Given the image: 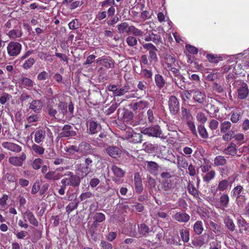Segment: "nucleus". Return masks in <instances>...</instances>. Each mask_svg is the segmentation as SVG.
<instances>
[{"mask_svg":"<svg viewBox=\"0 0 249 249\" xmlns=\"http://www.w3.org/2000/svg\"><path fill=\"white\" fill-rule=\"evenodd\" d=\"M118 33L120 34L131 33L133 36H142L143 34L140 29L136 28L133 25L129 26L127 22H122L117 25Z\"/></svg>","mask_w":249,"mask_h":249,"instance_id":"f257e3e1","label":"nucleus"},{"mask_svg":"<svg viewBox=\"0 0 249 249\" xmlns=\"http://www.w3.org/2000/svg\"><path fill=\"white\" fill-rule=\"evenodd\" d=\"M141 132L143 134L149 137H159L162 139H166V137L164 136L160 127L159 125L142 128Z\"/></svg>","mask_w":249,"mask_h":249,"instance_id":"f03ea898","label":"nucleus"},{"mask_svg":"<svg viewBox=\"0 0 249 249\" xmlns=\"http://www.w3.org/2000/svg\"><path fill=\"white\" fill-rule=\"evenodd\" d=\"M237 86L236 94L238 99L243 100L249 95V89L248 85L244 82H239Z\"/></svg>","mask_w":249,"mask_h":249,"instance_id":"7ed1b4c3","label":"nucleus"},{"mask_svg":"<svg viewBox=\"0 0 249 249\" xmlns=\"http://www.w3.org/2000/svg\"><path fill=\"white\" fill-rule=\"evenodd\" d=\"M21 48L22 46L19 42L11 41L7 45V53L11 56H16L19 54Z\"/></svg>","mask_w":249,"mask_h":249,"instance_id":"20e7f679","label":"nucleus"},{"mask_svg":"<svg viewBox=\"0 0 249 249\" xmlns=\"http://www.w3.org/2000/svg\"><path fill=\"white\" fill-rule=\"evenodd\" d=\"M168 107L170 113L173 115H176L179 111V103L175 96L172 95L169 97Z\"/></svg>","mask_w":249,"mask_h":249,"instance_id":"39448f33","label":"nucleus"},{"mask_svg":"<svg viewBox=\"0 0 249 249\" xmlns=\"http://www.w3.org/2000/svg\"><path fill=\"white\" fill-rule=\"evenodd\" d=\"M26 159V155L25 153H22L19 156H12L9 158L8 162L12 165L20 167Z\"/></svg>","mask_w":249,"mask_h":249,"instance_id":"423d86ee","label":"nucleus"},{"mask_svg":"<svg viewBox=\"0 0 249 249\" xmlns=\"http://www.w3.org/2000/svg\"><path fill=\"white\" fill-rule=\"evenodd\" d=\"M76 132L73 130L72 126L70 124H65L62 129V132L59 134L60 138L69 137L75 136Z\"/></svg>","mask_w":249,"mask_h":249,"instance_id":"0eeeda50","label":"nucleus"},{"mask_svg":"<svg viewBox=\"0 0 249 249\" xmlns=\"http://www.w3.org/2000/svg\"><path fill=\"white\" fill-rule=\"evenodd\" d=\"M1 145L3 148L14 153H19L22 150L20 145L12 142H4Z\"/></svg>","mask_w":249,"mask_h":249,"instance_id":"6e6552de","label":"nucleus"},{"mask_svg":"<svg viewBox=\"0 0 249 249\" xmlns=\"http://www.w3.org/2000/svg\"><path fill=\"white\" fill-rule=\"evenodd\" d=\"M78 148L79 149V153L83 155L91 154L93 150L92 147L91 145L89 143L85 141L81 142L78 144Z\"/></svg>","mask_w":249,"mask_h":249,"instance_id":"1a4fd4ad","label":"nucleus"},{"mask_svg":"<svg viewBox=\"0 0 249 249\" xmlns=\"http://www.w3.org/2000/svg\"><path fill=\"white\" fill-rule=\"evenodd\" d=\"M46 138V131L45 128H41L37 129L35 132L34 141L36 143H40L43 142Z\"/></svg>","mask_w":249,"mask_h":249,"instance_id":"9d476101","label":"nucleus"},{"mask_svg":"<svg viewBox=\"0 0 249 249\" xmlns=\"http://www.w3.org/2000/svg\"><path fill=\"white\" fill-rule=\"evenodd\" d=\"M67 178L70 186L77 187L79 185L81 179L77 175H74L72 172H70L68 174Z\"/></svg>","mask_w":249,"mask_h":249,"instance_id":"9b49d317","label":"nucleus"},{"mask_svg":"<svg viewBox=\"0 0 249 249\" xmlns=\"http://www.w3.org/2000/svg\"><path fill=\"white\" fill-rule=\"evenodd\" d=\"M173 218L180 223H187L190 220V216L187 213L183 212H179L176 213Z\"/></svg>","mask_w":249,"mask_h":249,"instance_id":"f8f14e48","label":"nucleus"},{"mask_svg":"<svg viewBox=\"0 0 249 249\" xmlns=\"http://www.w3.org/2000/svg\"><path fill=\"white\" fill-rule=\"evenodd\" d=\"M193 98L199 104H203L206 100V95L204 93L199 90L193 89Z\"/></svg>","mask_w":249,"mask_h":249,"instance_id":"ddd939ff","label":"nucleus"},{"mask_svg":"<svg viewBox=\"0 0 249 249\" xmlns=\"http://www.w3.org/2000/svg\"><path fill=\"white\" fill-rule=\"evenodd\" d=\"M148 105L149 103L147 101L141 100L139 101V102L132 103L130 106V108L133 111H140L141 110L145 108L148 107Z\"/></svg>","mask_w":249,"mask_h":249,"instance_id":"4468645a","label":"nucleus"},{"mask_svg":"<svg viewBox=\"0 0 249 249\" xmlns=\"http://www.w3.org/2000/svg\"><path fill=\"white\" fill-rule=\"evenodd\" d=\"M142 133H137L133 132L132 133H128L126 134V138L129 139V141L134 143H141L142 141Z\"/></svg>","mask_w":249,"mask_h":249,"instance_id":"2eb2a0df","label":"nucleus"},{"mask_svg":"<svg viewBox=\"0 0 249 249\" xmlns=\"http://www.w3.org/2000/svg\"><path fill=\"white\" fill-rule=\"evenodd\" d=\"M92 162L93 161L90 157H88L85 158L83 166L82 168V172L85 174V175H87L92 172L91 166Z\"/></svg>","mask_w":249,"mask_h":249,"instance_id":"dca6fc26","label":"nucleus"},{"mask_svg":"<svg viewBox=\"0 0 249 249\" xmlns=\"http://www.w3.org/2000/svg\"><path fill=\"white\" fill-rule=\"evenodd\" d=\"M231 120L233 123H237L243 115V111L240 108H234L231 113Z\"/></svg>","mask_w":249,"mask_h":249,"instance_id":"f3484780","label":"nucleus"},{"mask_svg":"<svg viewBox=\"0 0 249 249\" xmlns=\"http://www.w3.org/2000/svg\"><path fill=\"white\" fill-rule=\"evenodd\" d=\"M106 151L109 156L113 158H117L122 153L121 150L118 147L114 146L107 147Z\"/></svg>","mask_w":249,"mask_h":249,"instance_id":"a211bd4d","label":"nucleus"},{"mask_svg":"<svg viewBox=\"0 0 249 249\" xmlns=\"http://www.w3.org/2000/svg\"><path fill=\"white\" fill-rule=\"evenodd\" d=\"M23 215L24 217H26L27 218L30 224L35 227L38 226V222L32 212L29 210L26 211L23 213Z\"/></svg>","mask_w":249,"mask_h":249,"instance_id":"6ab92c4d","label":"nucleus"},{"mask_svg":"<svg viewBox=\"0 0 249 249\" xmlns=\"http://www.w3.org/2000/svg\"><path fill=\"white\" fill-rule=\"evenodd\" d=\"M101 129V126L99 124L93 121H90L89 122V133L91 134H94Z\"/></svg>","mask_w":249,"mask_h":249,"instance_id":"aec40b11","label":"nucleus"},{"mask_svg":"<svg viewBox=\"0 0 249 249\" xmlns=\"http://www.w3.org/2000/svg\"><path fill=\"white\" fill-rule=\"evenodd\" d=\"M19 82L22 86L27 89L33 87L34 85V82L31 79L23 76H21L19 78Z\"/></svg>","mask_w":249,"mask_h":249,"instance_id":"412c9836","label":"nucleus"},{"mask_svg":"<svg viewBox=\"0 0 249 249\" xmlns=\"http://www.w3.org/2000/svg\"><path fill=\"white\" fill-rule=\"evenodd\" d=\"M134 181L136 191L137 193L140 194L143 190V186L142 180L139 177V174L138 173L135 175Z\"/></svg>","mask_w":249,"mask_h":249,"instance_id":"4be33fe9","label":"nucleus"},{"mask_svg":"<svg viewBox=\"0 0 249 249\" xmlns=\"http://www.w3.org/2000/svg\"><path fill=\"white\" fill-rule=\"evenodd\" d=\"M154 80L156 85L158 88L161 89L164 87L165 80L161 75L160 74H155Z\"/></svg>","mask_w":249,"mask_h":249,"instance_id":"5701e85b","label":"nucleus"},{"mask_svg":"<svg viewBox=\"0 0 249 249\" xmlns=\"http://www.w3.org/2000/svg\"><path fill=\"white\" fill-rule=\"evenodd\" d=\"M111 170L113 173L114 175L118 178H121L124 175L125 171L115 165L111 166Z\"/></svg>","mask_w":249,"mask_h":249,"instance_id":"b1692460","label":"nucleus"},{"mask_svg":"<svg viewBox=\"0 0 249 249\" xmlns=\"http://www.w3.org/2000/svg\"><path fill=\"white\" fill-rule=\"evenodd\" d=\"M42 106V103L40 100H34L30 104L29 108L37 112L41 109Z\"/></svg>","mask_w":249,"mask_h":249,"instance_id":"393cba45","label":"nucleus"},{"mask_svg":"<svg viewBox=\"0 0 249 249\" xmlns=\"http://www.w3.org/2000/svg\"><path fill=\"white\" fill-rule=\"evenodd\" d=\"M7 35L10 38L15 39L20 37L22 35V32L20 29H13L10 30Z\"/></svg>","mask_w":249,"mask_h":249,"instance_id":"a878e982","label":"nucleus"},{"mask_svg":"<svg viewBox=\"0 0 249 249\" xmlns=\"http://www.w3.org/2000/svg\"><path fill=\"white\" fill-rule=\"evenodd\" d=\"M230 185V183L229 180L227 179H223L219 181L217 187L216 188V190L219 191L220 192H223L225 190H227Z\"/></svg>","mask_w":249,"mask_h":249,"instance_id":"bb28decb","label":"nucleus"},{"mask_svg":"<svg viewBox=\"0 0 249 249\" xmlns=\"http://www.w3.org/2000/svg\"><path fill=\"white\" fill-rule=\"evenodd\" d=\"M101 62V64L107 68H112L114 66V61L110 58L99 59L97 63Z\"/></svg>","mask_w":249,"mask_h":249,"instance_id":"cd10ccee","label":"nucleus"},{"mask_svg":"<svg viewBox=\"0 0 249 249\" xmlns=\"http://www.w3.org/2000/svg\"><path fill=\"white\" fill-rule=\"evenodd\" d=\"M146 162L147 163V169L149 172L154 174L158 171L159 166L156 162L152 161H147Z\"/></svg>","mask_w":249,"mask_h":249,"instance_id":"c85d7f7f","label":"nucleus"},{"mask_svg":"<svg viewBox=\"0 0 249 249\" xmlns=\"http://www.w3.org/2000/svg\"><path fill=\"white\" fill-rule=\"evenodd\" d=\"M45 179L47 180H56L60 178V175L54 171H49L44 176Z\"/></svg>","mask_w":249,"mask_h":249,"instance_id":"c756f323","label":"nucleus"},{"mask_svg":"<svg viewBox=\"0 0 249 249\" xmlns=\"http://www.w3.org/2000/svg\"><path fill=\"white\" fill-rule=\"evenodd\" d=\"M57 108L59 113L57 115V116L59 117L62 116L63 117L67 113V104L64 102H61L57 105Z\"/></svg>","mask_w":249,"mask_h":249,"instance_id":"7c9ffc66","label":"nucleus"},{"mask_svg":"<svg viewBox=\"0 0 249 249\" xmlns=\"http://www.w3.org/2000/svg\"><path fill=\"white\" fill-rule=\"evenodd\" d=\"M193 229L194 232L196 234H201L204 230L202 222L201 221H197L196 222L194 225Z\"/></svg>","mask_w":249,"mask_h":249,"instance_id":"2f4dec72","label":"nucleus"},{"mask_svg":"<svg viewBox=\"0 0 249 249\" xmlns=\"http://www.w3.org/2000/svg\"><path fill=\"white\" fill-rule=\"evenodd\" d=\"M205 244L204 238L202 236H198L192 240V244L195 247L200 248Z\"/></svg>","mask_w":249,"mask_h":249,"instance_id":"473e14b6","label":"nucleus"},{"mask_svg":"<svg viewBox=\"0 0 249 249\" xmlns=\"http://www.w3.org/2000/svg\"><path fill=\"white\" fill-rule=\"evenodd\" d=\"M180 235L184 243H187L190 240V233L187 229H181L179 231Z\"/></svg>","mask_w":249,"mask_h":249,"instance_id":"72a5a7b5","label":"nucleus"},{"mask_svg":"<svg viewBox=\"0 0 249 249\" xmlns=\"http://www.w3.org/2000/svg\"><path fill=\"white\" fill-rule=\"evenodd\" d=\"M138 229L139 230V235L140 237L141 235L145 236L147 233L149 231V229L145 224H141L138 225Z\"/></svg>","mask_w":249,"mask_h":249,"instance_id":"f704fd0d","label":"nucleus"},{"mask_svg":"<svg viewBox=\"0 0 249 249\" xmlns=\"http://www.w3.org/2000/svg\"><path fill=\"white\" fill-rule=\"evenodd\" d=\"M78 145H71L65 148V151L68 153L69 155H73L75 153H79Z\"/></svg>","mask_w":249,"mask_h":249,"instance_id":"c9c22d12","label":"nucleus"},{"mask_svg":"<svg viewBox=\"0 0 249 249\" xmlns=\"http://www.w3.org/2000/svg\"><path fill=\"white\" fill-rule=\"evenodd\" d=\"M177 164L178 168H182L184 169H186L188 166L186 160L182 156L177 157Z\"/></svg>","mask_w":249,"mask_h":249,"instance_id":"e433bc0d","label":"nucleus"},{"mask_svg":"<svg viewBox=\"0 0 249 249\" xmlns=\"http://www.w3.org/2000/svg\"><path fill=\"white\" fill-rule=\"evenodd\" d=\"M227 160L224 156H217L214 159V165L215 166H222L226 163Z\"/></svg>","mask_w":249,"mask_h":249,"instance_id":"4c0bfd02","label":"nucleus"},{"mask_svg":"<svg viewBox=\"0 0 249 249\" xmlns=\"http://www.w3.org/2000/svg\"><path fill=\"white\" fill-rule=\"evenodd\" d=\"M193 89L185 90L182 91L181 94V97L183 101L188 102L190 100L191 97L193 96Z\"/></svg>","mask_w":249,"mask_h":249,"instance_id":"58836bf2","label":"nucleus"},{"mask_svg":"<svg viewBox=\"0 0 249 249\" xmlns=\"http://www.w3.org/2000/svg\"><path fill=\"white\" fill-rule=\"evenodd\" d=\"M79 204V201L77 199L75 198L72 202L70 203L67 207H66V211L68 213H70L72 211L76 209L78 207Z\"/></svg>","mask_w":249,"mask_h":249,"instance_id":"ea45409f","label":"nucleus"},{"mask_svg":"<svg viewBox=\"0 0 249 249\" xmlns=\"http://www.w3.org/2000/svg\"><path fill=\"white\" fill-rule=\"evenodd\" d=\"M93 219L94 220L93 223H101L106 219V216L102 213H96L93 215Z\"/></svg>","mask_w":249,"mask_h":249,"instance_id":"a19ab883","label":"nucleus"},{"mask_svg":"<svg viewBox=\"0 0 249 249\" xmlns=\"http://www.w3.org/2000/svg\"><path fill=\"white\" fill-rule=\"evenodd\" d=\"M236 145L233 143H231L230 145L225 149L224 152L226 154L235 155L236 154Z\"/></svg>","mask_w":249,"mask_h":249,"instance_id":"79ce46f5","label":"nucleus"},{"mask_svg":"<svg viewBox=\"0 0 249 249\" xmlns=\"http://www.w3.org/2000/svg\"><path fill=\"white\" fill-rule=\"evenodd\" d=\"M212 89L213 91L218 93H221L224 92L223 84L213 82L212 85Z\"/></svg>","mask_w":249,"mask_h":249,"instance_id":"37998d69","label":"nucleus"},{"mask_svg":"<svg viewBox=\"0 0 249 249\" xmlns=\"http://www.w3.org/2000/svg\"><path fill=\"white\" fill-rule=\"evenodd\" d=\"M229 202V197L227 194H223L220 197V204L223 208L228 207Z\"/></svg>","mask_w":249,"mask_h":249,"instance_id":"c03bdc74","label":"nucleus"},{"mask_svg":"<svg viewBox=\"0 0 249 249\" xmlns=\"http://www.w3.org/2000/svg\"><path fill=\"white\" fill-rule=\"evenodd\" d=\"M173 184L170 180L165 179L162 182L161 188L165 191H170L172 188Z\"/></svg>","mask_w":249,"mask_h":249,"instance_id":"a18cd8bd","label":"nucleus"},{"mask_svg":"<svg viewBox=\"0 0 249 249\" xmlns=\"http://www.w3.org/2000/svg\"><path fill=\"white\" fill-rule=\"evenodd\" d=\"M196 118L201 124H204L207 121V116L204 113L201 112H199L196 114Z\"/></svg>","mask_w":249,"mask_h":249,"instance_id":"49530a36","label":"nucleus"},{"mask_svg":"<svg viewBox=\"0 0 249 249\" xmlns=\"http://www.w3.org/2000/svg\"><path fill=\"white\" fill-rule=\"evenodd\" d=\"M33 151L38 155H42L45 151V149L39 145L34 143L32 146Z\"/></svg>","mask_w":249,"mask_h":249,"instance_id":"de8ad7c7","label":"nucleus"},{"mask_svg":"<svg viewBox=\"0 0 249 249\" xmlns=\"http://www.w3.org/2000/svg\"><path fill=\"white\" fill-rule=\"evenodd\" d=\"M199 134L200 136L203 139H207L208 138V134L207 132L206 129L202 124H200L197 127Z\"/></svg>","mask_w":249,"mask_h":249,"instance_id":"09e8293b","label":"nucleus"},{"mask_svg":"<svg viewBox=\"0 0 249 249\" xmlns=\"http://www.w3.org/2000/svg\"><path fill=\"white\" fill-rule=\"evenodd\" d=\"M231 124L229 121H224L221 123L220 125V131L221 132L225 133L229 130L231 127Z\"/></svg>","mask_w":249,"mask_h":249,"instance_id":"8fccbe9b","label":"nucleus"},{"mask_svg":"<svg viewBox=\"0 0 249 249\" xmlns=\"http://www.w3.org/2000/svg\"><path fill=\"white\" fill-rule=\"evenodd\" d=\"M80 199L81 201L85 200L88 198H91L94 197V195L93 193L89 191H87L82 193L80 196Z\"/></svg>","mask_w":249,"mask_h":249,"instance_id":"3c124183","label":"nucleus"},{"mask_svg":"<svg viewBox=\"0 0 249 249\" xmlns=\"http://www.w3.org/2000/svg\"><path fill=\"white\" fill-rule=\"evenodd\" d=\"M215 175V171L213 170H211L206 173V174L203 177V179L204 181L209 182L214 178Z\"/></svg>","mask_w":249,"mask_h":249,"instance_id":"603ef678","label":"nucleus"},{"mask_svg":"<svg viewBox=\"0 0 249 249\" xmlns=\"http://www.w3.org/2000/svg\"><path fill=\"white\" fill-rule=\"evenodd\" d=\"M130 89V87L128 84H125L122 88L118 89L117 92V96H121L127 93Z\"/></svg>","mask_w":249,"mask_h":249,"instance_id":"864d4df0","label":"nucleus"},{"mask_svg":"<svg viewBox=\"0 0 249 249\" xmlns=\"http://www.w3.org/2000/svg\"><path fill=\"white\" fill-rule=\"evenodd\" d=\"M140 43L142 44L143 49L149 52L152 50H156V47L153 44L151 43H144V42L141 41L140 39H139Z\"/></svg>","mask_w":249,"mask_h":249,"instance_id":"5fc2aeb1","label":"nucleus"},{"mask_svg":"<svg viewBox=\"0 0 249 249\" xmlns=\"http://www.w3.org/2000/svg\"><path fill=\"white\" fill-rule=\"evenodd\" d=\"M165 59L167 67L168 66H173V65H175L176 59L173 56L170 54H166L165 56Z\"/></svg>","mask_w":249,"mask_h":249,"instance_id":"6e6d98bb","label":"nucleus"},{"mask_svg":"<svg viewBox=\"0 0 249 249\" xmlns=\"http://www.w3.org/2000/svg\"><path fill=\"white\" fill-rule=\"evenodd\" d=\"M127 45L130 47L134 46L138 43V40L134 36H129L126 39Z\"/></svg>","mask_w":249,"mask_h":249,"instance_id":"4d7b16f0","label":"nucleus"},{"mask_svg":"<svg viewBox=\"0 0 249 249\" xmlns=\"http://www.w3.org/2000/svg\"><path fill=\"white\" fill-rule=\"evenodd\" d=\"M151 36L152 37V41L155 44H159L162 43V39L160 35L154 34L153 32H151Z\"/></svg>","mask_w":249,"mask_h":249,"instance_id":"13d9d810","label":"nucleus"},{"mask_svg":"<svg viewBox=\"0 0 249 249\" xmlns=\"http://www.w3.org/2000/svg\"><path fill=\"white\" fill-rule=\"evenodd\" d=\"M47 111L50 116L55 119L56 118V115L57 114V111L56 109L54 108L53 106L48 105L47 107Z\"/></svg>","mask_w":249,"mask_h":249,"instance_id":"bf43d9fd","label":"nucleus"},{"mask_svg":"<svg viewBox=\"0 0 249 249\" xmlns=\"http://www.w3.org/2000/svg\"><path fill=\"white\" fill-rule=\"evenodd\" d=\"M225 224L227 228L231 231L235 230V225L231 219L228 218L225 221Z\"/></svg>","mask_w":249,"mask_h":249,"instance_id":"052dcab7","label":"nucleus"},{"mask_svg":"<svg viewBox=\"0 0 249 249\" xmlns=\"http://www.w3.org/2000/svg\"><path fill=\"white\" fill-rule=\"evenodd\" d=\"M43 160L40 159H36L32 164V166L35 170H37L39 169L42 164Z\"/></svg>","mask_w":249,"mask_h":249,"instance_id":"680f3d73","label":"nucleus"},{"mask_svg":"<svg viewBox=\"0 0 249 249\" xmlns=\"http://www.w3.org/2000/svg\"><path fill=\"white\" fill-rule=\"evenodd\" d=\"M35 61L34 58H30L25 61L23 64L22 67L24 69L27 70L31 68L35 63Z\"/></svg>","mask_w":249,"mask_h":249,"instance_id":"e2e57ef3","label":"nucleus"},{"mask_svg":"<svg viewBox=\"0 0 249 249\" xmlns=\"http://www.w3.org/2000/svg\"><path fill=\"white\" fill-rule=\"evenodd\" d=\"M188 190L189 193L192 194L194 197H198L197 190L193 185H189L188 187Z\"/></svg>","mask_w":249,"mask_h":249,"instance_id":"0e129e2a","label":"nucleus"},{"mask_svg":"<svg viewBox=\"0 0 249 249\" xmlns=\"http://www.w3.org/2000/svg\"><path fill=\"white\" fill-rule=\"evenodd\" d=\"M211 230L216 234H219L221 232L220 227L216 223L211 222L210 223Z\"/></svg>","mask_w":249,"mask_h":249,"instance_id":"69168bd1","label":"nucleus"},{"mask_svg":"<svg viewBox=\"0 0 249 249\" xmlns=\"http://www.w3.org/2000/svg\"><path fill=\"white\" fill-rule=\"evenodd\" d=\"M49 74L45 71H43L39 73L37 76L38 80L42 81L45 80L49 78Z\"/></svg>","mask_w":249,"mask_h":249,"instance_id":"338daca9","label":"nucleus"},{"mask_svg":"<svg viewBox=\"0 0 249 249\" xmlns=\"http://www.w3.org/2000/svg\"><path fill=\"white\" fill-rule=\"evenodd\" d=\"M100 246L101 249H112V245L105 241H101Z\"/></svg>","mask_w":249,"mask_h":249,"instance_id":"774afa93","label":"nucleus"}]
</instances>
